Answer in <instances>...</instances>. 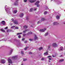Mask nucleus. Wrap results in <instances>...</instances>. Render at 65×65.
I'll return each instance as SVG.
<instances>
[{
    "mask_svg": "<svg viewBox=\"0 0 65 65\" xmlns=\"http://www.w3.org/2000/svg\"><path fill=\"white\" fill-rule=\"evenodd\" d=\"M7 6L6 5L5 6V10L6 11V12H7L8 13H9V10H10V9H9V8H7Z\"/></svg>",
    "mask_w": 65,
    "mask_h": 65,
    "instance_id": "f257e3e1",
    "label": "nucleus"
},
{
    "mask_svg": "<svg viewBox=\"0 0 65 65\" xmlns=\"http://www.w3.org/2000/svg\"><path fill=\"white\" fill-rule=\"evenodd\" d=\"M11 21L13 22V23H14L15 24H18V22L17 21H15V20H13V19H11Z\"/></svg>",
    "mask_w": 65,
    "mask_h": 65,
    "instance_id": "f03ea898",
    "label": "nucleus"
},
{
    "mask_svg": "<svg viewBox=\"0 0 65 65\" xmlns=\"http://www.w3.org/2000/svg\"><path fill=\"white\" fill-rule=\"evenodd\" d=\"M8 61L9 63H10V64H9L8 65H12V61H11V60L10 59H8Z\"/></svg>",
    "mask_w": 65,
    "mask_h": 65,
    "instance_id": "7ed1b4c3",
    "label": "nucleus"
},
{
    "mask_svg": "<svg viewBox=\"0 0 65 65\" xmlns=\"http://www.w3.org/2000/svg\"><path fill=\"white\" fill-rule=\"evenodd\" d=\"M39 3V2L38 1L35 4V5H36L37 7H39V6H40V5L38 4Z\"/></svg>",
    "mask_w": 65,
    "mask_h": 65,
    "instance_id": "20e7f679",
    "label": "nucleus"
},
{
    "mask_svg": "<svg viewBox=\"0 0 65 65\" xmlns=\"http://www.w3.org/2000/svg\"><path fill=\"white\" fill-rule=\"evenodd\" d=\"M17 58L18 56H16L12 57V59L13 60H15V59H17Z\"/></svg>",
    "mask_w": 65,
    "mask_h": 65,
    "instance_id": "39448f33",
    "label": "nucleus"
},
{
    "mask_svg": "<svg viewBox=\"0 0 65 65\" xmlns=\"http://www.w3.org/2000/svg\"><path fill=\"white\" fill-rule=\"evenodd\" d=\"M52 46H53V47H56L57 46V44H56V43H53Z\"/></svg>",
    "mask_w": 65,
    "mask_h": 65,
    "instance_id": "423d86ee",
    "label": "nucleus"
},
{
    "mask_svg": "<svg viewBox=\"0 0 65 65\" xmlns=\"http://www.w3.org/2000/svg\"><path fill=\"white\" fill-rule=\"evenodd\" d=\"M29 1L30 3H33V2H34L36 1V0H29Z\"/></svg>",
    "mask_w": 65,
    "mask_h": 65,
    "instance_id": "0eeeda50",
    "label": "nucleus"
},
{
    "mask_svg": "<svg viewBox=\"0 0 65 65\" xmlns=\"http://www.w3.org/2000/svg\"><path fill=\"white\" fill-rule=\"evenodd\" d=\"M19 1V0H16L15 2L14 3V5H18V2Z\"/></svg>",
    "mask_w": 65,
    "mask_h": 65,
    "instance_id": "6e6552de",
    "label": "nucleus"
},
{
    "mask_svg": "<svg viewBox=\"0 0 65 65\" xmlns=\"http://www.w3.org/2000/svg\"><path fill=\"white\" fill-rule=\"evenodd\" d=\"M48 58H49V62H51V61H50V60H51V56H48Z\"/></svg>",
    "mask_w": 65,
    "mask_h": 65,
    "instance_id": "1a4fd4ad",
    "label": "nucleus"
},
{
    "mask_svg": "<svg viewBox=\"0 0 65 65\" xmlns=\"http://www.w3.org/2000/svg\"><path fill=\"white\" fill-rule=\"evenodd\" d=\"M46 30V28H45L43 29H40V32H44Z\"/></svg>",
    "mask_w": 65,
    "mask_h": 65,
    "instance_id": "9d476101",
    "label": "nucleus"
},
{
    "mask_svg": "<svg viewBox=\"0 0 65 65\" xmlns=\"http://www.w3.org/2000/svg\"><path fill=\"white\" fill-rule=\"evenodd\" d=\"M1 23L3 25H4L5 24V22L4 21H3Z\"/></svg>",
    "mask_w": 65,
    "mask_h": 65,
    "instance_id": "9b49d317",
    "label": "nucleus"
},
{
    "mask_svg": "<svg viewBox=\"0 0 65 65\" xmlns=\"http://www.w3.org/2000/svg\"><path fill=\"white\" fill-rule=\"evenodd\" d=\"M1 62L2 63H5V60H1Z\"/></svg>",
    "mask_w": 65,
    "mask_h": 65,
    "instance_id": "f8f14e48",
    "label": "nucleus"
},
{
    "mask_svg": "<svg viewBox=\"0 0 65 65\" xmlns=\"http://www.w3.org/2000/svg\"><path fill=\"white\" fill-rule=\"evenodd\" d=\"M54 1H57V2L58 3V4H61V3H62V2H61L60 1H57V0H54Z\"/></svg>",
    "mask_w": 65,
    "mask_h": 65,
    "instance_id": "ddd939ff",
    "label": "nucleus"
},
{
    "mask_svg": "<svg viewBox=\"0 0 65 65\" xmlns=\"http://www.w3.org/2000/svg\"><path fill=\"white\" fill-rule=\"evenodd\" d=\"M58 24H59V23L56 22H54L53 23V25H58Z\"/></svg>",
    "mask_w": 65,
    "mask_h": 65,
    "instance_id": "4468645a",
    "label": "nucleus"
},
{
    "mask_svg": "<svg viewBox=\"0 0 65 65\" xmlns=\"http://www.w3.org/2000/svg\"><path fill=\"white\" fill-rule=\"evenodd\" d=\"M24 16V14L22 13H21L20 15V17H22Z\"/></svg>",
    "mask_w": 65,
    "mask_h": 65,
    "instance_id": "2eb2a0df",
    "label": "nucleus"
},
{
    "mask_svg": "<svg viewBox=\"0 0 65 65\" xmlns=\"http://www.w3.org/2000/svg\"><path fill=\"white\" fill-rule=\"evenodd\" d=\"M56 18L57 20H59V19H60V17H59V16H57L56 17Z\"/></svg>",
    "mask_w": 65,
    "mask_h": 65,
    "instance_id": "dca6fc26",
    "label": "nucleus"
},
{
    "mask_svg": "<svg viewBox=\"0 0 65 65\" xmlns=\"http://www.w3.org/2000/svg\"><path fill=\"white\" fill-rule=\"evenodd\" d=\"M35 40H36L37 39V37L36 36V35H35Z\"/></svg>",
    "mask_w": 65,
    "mask_h": 65,
    "instance_id": "f3484780",
    "label": "nucleus"
},
{
    "mask_svg": "<svg viewBox=\"0 0 65 65\" xmlns=\"http://www.w3.org/2000/svg\"><path fill=\"white\" fill-rule=\"evenodd\" d=\"M17 12V10H14L13 11V13H16Z\"/></svg>",
    "mask_w": 65,
    "mask_h": 65,
    "instance_id": "a211bd4d",
    "label": "nucleus"
},
{
    "mask_svg": "<svg viewBox=\"0 0 65 65\" xmlns=\"http://www.w3.org/2000/svg\"><path fill=\"white\" fill-rule=\"evenodd\" d=\"M1 31H2V32H5V30H4V29H1L0 30Z\"/></svg>",
    "mask_w": 65,
    "mask_h": 65,
    "instance_id": "6ab92c4d",
    "label": "nucleus"
},
{
    "mask_svg": "<svg viewBox=\"0 0 65 65\" xmlns=\"http://www.w3.org/2000/svg\"><path fill=\"white\" fill-rule=\"evenodd\" d=\"M24 29H26V28H28V26L26 25H25L24 26Z\"/></svg>",
    "mask_w": 65,
    "mask_h": 65,
    "instance_id": "aec40b11",
    "label": "nucleus"
},
{
    "mask_svg": "<svg viewBox=\"0 0 65 65\" xmlns=\"http://www.w3.org/2000/svg\"><path fill=\"white\" fill-rule=\"evenodd\" d=\"M28 31V30L26 29L25 30V31H23V33H25V32H26L27 31Z\"/></svg>",
    "mask_w": 65,
    "mask_h": 65,
    "instance_id": "412c9836",
    "label": "nucleus"
},
{
    "mask_svg": "<svg viewBox=\"0 0 65 65\" xmlns=\"http://www.w3.org/2000/svg\"><path fill=\"white\" fill-rule=\"evenodd\" d=\"M29 11H30V12H32V11H33V9H32V8L30 9Z\"/></svg>",
    "mask_w": 65,
    "mask_h": 65,
    "instance_id": "4be33fe9",
    "label": "nucleus"
},
{
    "mask_svg": "<svg viewBox=\"0 0 65 65\" xmlns=\"http://www.w3.org/2000/svg\"><path fill=\"white\" fill-rule=\"evenodd\" d=\"M13 51V49L11 50V51L10 52V54H11V53H12V52Z\"/></svg>",
    "mask_w": 65,
    "mask_h": 65,
    "instance_id": "5701e85b",
    "label": "nucleus"
},
{
    "mask_svg": "<svg viewBox=\"0 0 65 65\" xmlns=\"http://www.w3.org/2000/svg\"><path fill=\"white\" fill-rule=\"evenodd\" d=\"M60 50L63 51V48L62 47H60Z\"/></svg>",
    "mask_w": 65,
    "mask_h": 65,
    "instance_id": "b1692460",
    "label": "nucleus"
},
{
    "mask_svg": "<svg viewBox=\"0 0 65 65\" xmlns=\"http://www.w3.org/2000/svg\"><path fill=\"white\" fill-rule=\"evenodd\" d=\"M45 19L43 18H42L41 19V21H43L44 20H45Z\"/></svg>",
    "mask_w": 65,
    "mask_h": 65,
    "instance_id": "393cba45",
    "label": "nucleus"
},
{
    "mask_svg": "<svg viewBox=\"0 0 65 65\" xmlns=\"http://www.w3.org/2000/svg\"><path fill=\"white\" fill-rule=\"evenodd\" d=\"M64 61V59H61L59 61V62H63Z\"/></svg>",
    "mask_w": 65,
    "mask_h": 65,
    "instance_id": "a878e982",
    "label": "nucleus"
},
{
    "mask_svg": "<svg viewBox=\"0 0 65 65\" xmlns=\"http://www.w3.org/2000/svg\"><path fill=\"white\" fill-rule=\"evenodd\" d=\"M22 34V33H18L17 34V35H20V34Z\"/></svg>",
    "mask_w": 65,
    "mask_h": 65,
    "instance_id": "bb28decb",
    "label": "nucleus"
},
{
    "mask_svg": "<svg viewBox=\"0 0 65 65\" xmlns=\"http://www.w3.org/2000/svg\"><path fill=\"white\" fill-rule=\"evenodd\" d=\"M32 34V32H29V33L27 34Z\"/></svg>",
    "mask_w": 65,
    "mask_h": 65,
    "instance_id": "cd10ccee",
    "label": "nucleus"
},
{
    "mask_svg": "<svg viewBox=\"0 0 65 65\" xmlns=\"http://www.w3.org/2000/svg\"><path fill=\"white\" fill-rule=\"evenodd\" d=\"M23 61H25L27 60V59L26 58H24L23 60Z\"/></svg>",
    "mask_w": 65,
    "mask_h": 65,
    "instance_id": "c85d7f7f",
    "label": "nucleus"
},
{
    "mask_svg": "<svg viewBox=\"0 0 65 65\" xmlns=\"http://www.w3.org/2000/svg\"><path fill=\"white\" fill-rule=\"evenodd\" d=\"M44 55H47V51H46V53H44Z\"/></svg>",
    "mask_w": 65,
    "mask_h": 65,
    "instance_id": "c756f323",
    "label": "nucleus"
},
{
    "mask_svg": "<svg viewBox=\"0 0 65 65\" xmlns=\"http://www.w3.org/2000/svg\"><path fill=\"white\" fill-rule=\"evenodd\" d=\"M48 32H47L45 34V36H47V35H48Z\"/></svg>",
    "mask_w": 65,
    "mask_h": 65,
    "instance_id": "7c9ffc66",
    "label": "nucleus"
},
{
    "mask_svg": "<svg viewBox=\"0 0 65 65\" xmlns=\"http://www.w3.org/2000/svg\"><path fill=\"white\" fill-rule=\"evenodd\" d=\"M42 49V47H40L39 48V50H41Z\"/></svg>",
    "mask_w": 65,
    "mask_h": 65,
    "instance_id": "2f4dec72",
    "label": "nucleus"
},
{
    "mask_svg": "<svg viewBox=\"0 0 65 65\" xmlns=\"http://www.w3.org/2000/svg\"><path fill=\"white\" fill-rule=\"evenodd\" d=\"M28 47H26L24 48V50H26L27 49V48H28Z\"/></svg>",
    "mask_w": 65,
    "mask_h": 65,
    "instance_id": "473e14b6",
    "label": "nucleus"
},
{
    "mask_svg": "<svg viewBox=\"0 0 65 65\" xmlns=\"http://www.w3.org/2000/svg\"><path fill=\"white\" fill-rule=\"evenodd\" d=\"M15 27V26H13L11 27V28H12H12H14V27Z\"/></svg>",
    "mask_w": 65,
    "mask_h": 65,
    "instance_id": "72a5a7b5",
    "label": "nucleus"
},
{
    "mask_svg": "<svg viewBox=\"0 0 65 65\" xmlns=\"http://www.w3.org/2000/svg\"><path fill=\"white\" fill-rule=\"evenodd\" d=\"M47 13V12L45 11L44 12V14H46Z\"/></svg>",
    "mask_w": 65,
    "mask_h": 65,
    "instance_id": "f704fd0d",
    "label": "nucleus"
},
{
    "mask_svg": "<svg viewBox=\"0 0 65 65\" xmlns=\"http://www.w3.org/2000/svg\"><path fill=\"white\" fill-rule=\"evenodd\" d=\"M15 29H18L19 27H15Z\"/></svg>",
    "mask_w": 65,
    "mask_h": 65,
    "instance_id": "c9c22d12",
    "label": "nucleus"
},
{
    "mask_svg": "<svg viewBox=\"0 0 65 65\" xmlns=\"http://www.w3.org/2000/svg\"><path fill=\"white\" fill-rule=\"evenodd\" d=\"M26 19L27 20H29V17H27Z\"/></svg>",
    "mask_w": 65,
    "mask_h": 65,
    "instance_id": "e433bc0d",
    "label": "nucleus"
},
{
    "mask_svg": "<svg viewBox=\"0 0 65 65\" xmlns=\"http://www.w3.org/2000/svg\"><path fill=\"white\" fill-rule=\"evenodd\" d=\"M21 54H23L24 52H23V51H22L21 52Z\"/></svg>",
    "mask_w": 65,
    "mask_h": 65,
    "instance_id": "4c0bfd02",
    "label": "nucleus"
},
{
    "mask_svg": "<svg viewBox=\"0 0 65 65\" xmlns=\"http://www.w3.org/2000/svg\"><path fill=\"white\" fill-rule=\"evenodd\" d=\"M21 36L19 35L18 36V38H21Z\"/></svg>",
    "mask_w": 65,
    "mask_h": 65,
    "instance_id": "58836bf2",
    "label": "nucleus"
},
{
    "mask_svg": "<svg viewBox=\"0 0 65 65\" xmlns=\"http://www.w3.org/2000/svg\"><path fill=\"white\" fill-rule=\"evenodd\" d=\"M10 31V30H8L7 31V32H9Z\"/></svg>",
    "mask_w": 65,
    "mask_h": 65,
    "instance_id": "ea45409f",
    "label": "nucleus"
},
{
    "mask_svg": "<svg viewBox=\"0 0 65 65\" xmlns=\"http://www.w3.org/2000/svg\"><path fill=\"white\" fill-rule=\"evenodd\" d=\"M26 35V34H24L23 35V36H25Z\"/></svg>",
    "mask_w": 65,
    "mask_h": 65,
    "instance_id": "a19ab883",
    "label": "nucleus"
},
{
    "mask_svg": "<svg viewBox=\"0 0 65 65\" xmlns=\"http://www.w3.org/2000/svg\"><path fill=\"white\" fill-rule=\"evenodd\" d=\"M25 39V38H23L22 39V40H24Z\"/></svg>",
    "mask_w": 65,
    "mask_h": 65,
    "instance_id": "79ce46f5",
    "label": "nucleus"
},
{
    "mask_svg": "<svg viewBox=\"0 0 65 65\" xmlns=\"http://www.w3.org/2000/svg\"><path fill=\"white\" fill-rule=\"evenodd\" d=\"M27 0H24V2H27Z\"/></svg>",
    "mask_w": 65,
    "mask_h": 65,
    "instance_id": "37998d69",
    "label": "nucleus"
},
{
    "mask_svg": "<svg viewBox=\"0 0 65 65\" xmlns=\"http://www.w3.org/2000/svg\"><path fill=\"white\" fill-rule=\"evenodd\" d=\"M8 28V27H5V29H6Z\"/></svg>",
    "mask_w": 65,
    "mask_h": 65,
    "instance_id": "c03bdc74",
    "label": "nucleus"
},
{
    "mask_svg": "<svg viewBox=\"0 0 65 65\" xmlns=\"http://www.w3.org/2000/svg\"><path fill=\"white\" fill-rule=\"evenodd\" d=\"M36 9H37V8H34V10H36Z\"/></svg>",
    "mask_w": 65,
    "mask_h": 65,
    "instance_id": "a18cd8bd",
    "label": "nucleus"
},
{
    "mask_svg": "<svg viewBox=\"0 0 65 65\" xmlns=\"http://www.w3.org/2000/svg\"><path fill=\"white\" fill-rule=\"evenodd\" d=\"M41 60H44V58H42V59H41Z\"/></svg>",
    "mask_w": 65,
    "mask_h": 65,
    "instance_id": "49530a36",
    "label": "nucleus"
},
{
    "mask_svg": "<svg viewBox=\"0 0 65 65\" xmlns=\"http://www.w3.org/2000/svg\"><path fill=\"white\" fill-rule=\"evenodd\" d=\"M50 47H51V46L49 45L48 46V48H50Z\"/></svg>",
    "mask_w": 65,
    "mask_h": 65,
    "instance_id": "de8ad7c7",
    "label": "nucleus"
},
{
    "mask_svg": "<svg viewBox=\"0 0 65 65\" xmlns=\"http://www.w3.org/2000/svg\"><path fill=\"white\" fill-rule=\"evenodd\" d=\"M29 40L30 41H32V39H30Z\"/></svg>",
    "mask_w": 65,
    "mask_h": 65,
    "instance_id": "09e8293b",
    "label": "nucleus"
},
{
    "mask_svg": "<svg viewBox=\"0 0 65 65\" xmlns=\"http://www.w3.org/2000/svg\"><path fill=\"white\" fill-rule=\"evenodd\" d=\"M29 54H32V52H29Z\"/></svg>",
    "mask_w": 65,
    "mask_h": 65,
    "instance_id": "8fccbe9b",
    "label": "nucleus"
},
{
    "mask_svg": "<svg viewBox=\"0 0 65 65\" xmlns=\"http://www.w3.org/2000/svg\"><path fill=\"white\" fill-rule=\"evenodd\" d=\"M26 42H27V41H26L24 42V43H26Z\"/></svg>",
    "mask_w": 65,
    "mask_h": 65,
    "instance_id": "3c124183",
    "label": "nucleus"
},
{
    "mask_svg": "<svg viewBox=\"0 0 65 65\" xmlns=\"http://www.w3.org/2000/svg\"><path fill=\"white\" fill-rule=\"evenodd\" d=\"M12 25V23H11L10 24V25L11 26V25Z\"/></svg>",
    "mask_w": 65,
    "mask_h": 65,
    "instance_id": "603ef678",
    "label": "nucleus"
},
{
    "mask_svg": "<svg viewBox=\"0 0 65 65\" xmlns=\"http://www.w3.org/2000/svg\"><path fill=\"white\" fill-rule=\"evenodd\" d=\"M39 23V22H38V23Z\"/></svg>",
    "mask_w": 65,
    "mask_h": 65,
    "instance_id": "864d4df0",
    "label": "nucleus"
},
{
    "mask_svg": "<svg viewBox=\"0 0 65 65\" xmlns=\"http://www.w3.org/2000/svg\"><path fill=\"white\" fill-rule=\"evenodd\" d=\"M21 65H23V64L22 63Z\"/></svg>",
    "mask_w": 65,
    "mask_h": 65,
    "instance_id": "5fc2aeb1",
    "label": "nucleus"
},
{
    "mask_svg": "<svg viewBox=\"0 0 65 65\" xmlns=\"http://www.w3.org/2000/svg\"><path fill=\"white\" fill-rule=\"evenodd\" d=\"M53 57H54V56L53 55Z\"/></svg>",
    "mask_w": 65,
    "mask_h": 65,
    "instance_id": "6e6d98bb",
    "label": "nucleus"
},
{
    "mask_svg": "<svg viewBox=\"0 0 65 65\" xmlns=\"http://www.w3.org/2000/svg\"><path fill=\"white\" fill-rule=\"evenodd\" d=\"M59 51H61V50H59Z\"/></svg>",
    "mask_w": 65,
    "mask_h": 65,
    "instance_id": "4d7b16f0",
    "label": "nucleus"
},
{
    "mask_svg": "<svg viewBox=\"0 0 65 65\" xmlns=\"http://www.w3.org/2000/svg\"><path fill=\"white\" fill-rule=\"evenodd\" d=\"M53 0H52L51 1H53Z\"/></svg>",
    "mask_w": 65,
    "mask_h": 65,
    "instance_id": "13d9d810",
    "label": "nucleus"
},
{
    "mask_svg": "<svg viewBox=\"0 0 65 65\" xmlns=\"http://www.w3.org/2000/svg\"><path fill=\"white\" fill-rule=\"evenodd\" d=\"M60 57H62V56H60Z\"/></svg>",
    "mask_w": 65,
    "mask_h": 65,
    "instance_id": "bf43d9fd",
    "label": "nucleus"
},
{
    "mask_svg": "<svg viewBox=\"0 0 65 65\" xmlns=\"http://www.w3.org/2000/svg\"><path fill=\"white\" fill-rule=\"evenodd\" d=\"M9 13H10V12H9Z\"/></svg>",
    "mask_w": 65,
    "mask_h": 65,
    "instance_id": "052dcab7",
    "label": "nucleus"
}]
</instances>
